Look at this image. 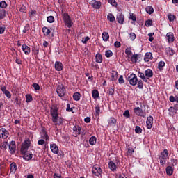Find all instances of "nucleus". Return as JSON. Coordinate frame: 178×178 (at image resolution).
<instances>
[{"label": "nucleus", "mask_w": 178, "mask_h": 178, "mask_svg": "<svg viewBox=\"0 0 178 178\" xmlns=\"http://www.w3.org/2000/svg\"><path fill=\"white\" fill-rule=\"evenodd\" d=\"M89 3L93 9H101V6H102V3L97 0H92Z\"/></svg>", "instance_id": "10"}, {"label": "nucleus", "mask_w": 178, "mask_h": 178, "mask_svg": "<svg viewBox=\"0 0 178 178\" xmlns=\"http://www.w3.org/2000/svg\"><path fill=\"white\" fill-rule=\"evenodd\" d=\"M6 15V11H5L4 9H0V20H2V19H4Z\"/></svg>", "instance_id": "38"}, {"label": "nucleus", "mask_w": 178, "mask_h": 178, "mask_svg": "<svg viewBox=\"0 0 178 178\" xmlns=\"http://www.w3.org/2000/svg\"><path fill=\"white\" fill-rule=\"evenodd\" d=\"M22 49L25 55H30V53L31 52V49L26 44H22Z\"/></svg>", "instance_id": "19"}, {"label": "nucleus", "mask_w": 178, "mask_h": 178, "mask_svg": "<svg viewBox=\"0 0 178 178\" xmlns=\"http://www.w3.org/2000/svg\"><path fill=\"white\" fill-rule=\"evenodd\" d=\"M167 52L170 56H173L175 55V51L170 47L168 48Z\"/></svg>", "instance_id": "55"}, {"label": "nucleus", "mask_w": 178, "mask_h": 178, "mask_svg": "<svg viewBox=\"0 0 178 178\" xmlns=\"http://www.w3.org/2000/svg\"><path fill=\"white\" fill-rule=\"evenodd\" d=\"M108 3L112 5V6H114L115 8H118V3L116 2V0H108Z\"/></svg>", "instance_id": "50"}, {"label": "nucleus", "mask_w": 178, "mask_h": 178, "mask_svg": "<svg viewBox=\"0 0 178 178\" xmlns=\"http://www.w3.org/2000/svg\"><path fill=\"white\" fill-rule=\"evenodd\" d=\"M25 98L27 103L31 102V101H33V96L30 94L26 95Z\"/></svg>", "instance_id": "41"}, {"label": "nucleus", "mask_w": 178, "mask_h": 178, "mask_svg": "<svg viewBox=\"0 0 178 178\" xmlns=\"http://www.w3.org/2000/svg\"><path fill=\"white\" fill-rule=\"evenodd\" d=\"M42 138L44 140H48L49 138V136H48V134L47 133L46 130H42Z\"/></svg>", "instance_id": "46"}, {"label": "nucleus", "mask_w": 178, "mask_h": 178, "mask_svg": "<svg viewBox=\"0 0 178 178\" xmlns=\"http://www.w3.org/2000/svg\"><path fill=\"white\" fill-rule=\"evenodd\" d=\"M168 155H169V152L168 149H164L159 155V160L160 161V164L161 166H165L166 165V161H168L169 159Z\"/></svg>", "instance_id": "2"}, {"label": "nucleus", "mask_w": 178, "mask_h": 178, "mask_svg": "<svg viewBox=\"0 0 178 178\" xmlns=\"http://www.w3.org/2000/svg\"><path fill=\"white\" fill-rule=\"evenodd\" d=\"M73 131H75V133H76V134L80 135L81 134V127H80V126L79 125H75L73 129H72Z\"/></svg>", "instance_id": "30"}, {"label": "nucleus", "mask_w": 178, "mask_h": 178, "mask_svg": "<svg viewBox=\"0 0 178 178\" xmlns=\"http://www.w3.org/2000/svg\"><path fill=\"white\" fill-rule=\"evenodd\" d=\"M5 30H6V26L3 25L2 26H0V34H3Z\"/></svg>", "instance_id": "62"}, {"label": "nucleus", "mask_w": 178, "mask_h": 178, "mask_svg": "<svg viewBox=\"0 0 178 178\" xmlns=\"http://www.w3.org/2000/svg\"><path fill=\"white\" fill-rule=\"evenodd\" d=\"M127 153V155H129L130 156H131V155L134 154V149L133 147L128 148Z\"/></svg>", "instance_id": "49"}, {"label": "nucleus", "mask_w": 178, "mask_h": 178, "mask_svg": "<svg viewBox=\"0 0 178 178\" xmlns=\"http://www.w3.org/2000/svg\"><path fill=\"white\" fill-rule=\"evenodd\" d=\"M30 145H31V141L30 139H26L24 143H22L21 146V154L26 153L29 151V148H30Z\"/></svg>", "instance_id": "3"}, {"label": "nucleus", "mask_w": 178, "mask_h": 178, "mask_svg": "<svg viewBox=\"0 0 178 178\" xmlns=\"http://www.w3.org/2000/svg\"><path fill=\"white\" fill-rule=\"evenodd\" d=\"M108 168L111 172H116L118 170V165L113 161H111L108 163Z\"/></svg>", "instance_id": "18"}, {"label": "nucleus", "mask_w": 178, "mask_h": 178, "mask_svg": "<svg viewBox=\"0 0 178 178\" xmlns=\"http://www.w3.org/2000/svg\"><path fill=\"white\" fill-rule=\"evenodd\" d=\"M145 26H146V27H151V26H152V20L147 19L145 21Z\"/></svg>", "instance_id": "53"}, {"label": "nucleus", "mask_w": 178, "mask_h": 178, "mask_svg": "<svg viewBox=\"0 0 178 178\" xmlns=\"http://www.w3.org/2000/svg\"><path fill=\"white\" fill-rule=\"evenodd\" d=\"M0 8L1 9H5L6 8H8V3H6V1H1L0 2Z\"/></svg>", "instance_id": "45"}, {"label": "nucleus", "mask_w": 178, "mask_h": 178, "mask_svg": "<svg viewBox=\"0 0 178 178\" xmlns=\"http://www.w3.org/2000/svg\"><path fill=\"white\" fill-rule=\"evenodd\" d=\"M42 31L44 33V35H45L46 37H48V35H49V34H51V30L49 29H48V27H47V26H44L42 29Z\"/></svg>", "instance_id": "26"}, {"label": "nucleus", "mask_w": 178, "mask_h": 178, "mask_svg": "<svg viewBox=\"0 0 178 178\" xmlns=\"http://www.w3.org/2000/svg\"><path fill=\"white\" fill-rule=\"evenodd\" d=\"M108 122V126H110L111 127H115V126L118 123V120H116L113 117H111L109 118Z\"/></svg>", "instance_id": "16"}, {"label": "nucleus", "mask_w": 178, "mask_h": 178, "mask_svg": "<svg viewBox=\"0 0 178 178\" xmlns=\"http://www.w3.org/2000/svg\"><path fill=\"white\" fill-rule=\"evenodd\" d=\"M168 42L172 44L175 41V35L172 32H169L166 34Z\"/></svg>", "instance_id": "17"}, {"label": "nucleus", "mask_w": 178, "mask_h": 178, "mask_svg": "<svg viewBox=\"0 0 178 178\" xmlns=\"http://www.w3.org/2000/svg\"><path fill=\"white\" fill-rule=\"evenodd\" d=\"M92 172L95 176H99L102 173V169L98 165H95L92 168Z\"/></svg>", "instance_id": "9"}, {"label": "nucleus", "mask_w": 178, "mask_h": 178, "mask_svg": "<svg viewBox=\"0 0 178 178\" xmlns=\"http://www.w3.org/2000/svg\"><path fill=\"white\" fill-rule=\"evenodd\" d=\"M50 149L53 154H58L59 152V147L55 143L50 145Z\"/></svg>", "instance_id": "23"}, {"label": "nucleus", "mask_w": 178, "mask_h": 178, "mask_svg": "<svg viewBox=\"0 0 178 178\" xmlns=\"http://www.w3.org/2000/svg\"><path fill=\"white\" fill-rule=\"evenodd\" d=\"M118 83H119V84H124V79H123V75L120 76V77L118 79Z\"/></svg>", "instance_id": "60"}, {"label": "nucleus", "mask_w": 178, "mask_h": 178, "mask_svg": "<svg viewBox=\"0 0 178 178\" xmlns=\"http://www.w3.org/2000/svg\"><path fill=\"white\" fill-rule=\"evenodd\" d=\"M48 23H54L55 22V17L54 16H49L47 17Z\"/></svg>", "instance_id": "52"}, {"label": "nucleus", "mask_w": 178, "mask_h": 178, "mask_svg": "<svg viewBox=\"0 0 178 178\" xmlns=\"http://www.w3.org/2000/svg\"><path fill=\"white\" fill-rule=\"evenodd\" d=\"M9 137V131L5 128L0 129V138H3L6 140Z\"/></svg>", "instance_id": "12"}, {"label": "nucleus", "mask_w": 178, "mask_h": 178, "mask_svg": "<svg viewBox=\"0 0 178 178\" xmlns=\"http://www.w3.org/2000/svg\"><path fill=\"white\" fill-rule=\"evenodd\" d=\"M175 170V168L173 167L168 165L165 168L166 173L168 176H172L173 175V171Z\"/></svg>", "instance_id": "25"}, {"label": "nucleus", "mask_w": 178, "mask_h": 178, "mask_svg": "<svg viewBox=\"0 0 178 178\" xmlns=\"http://www.w3.org/2000/svg\"><path fill=\"white\" fill-rule=\"evenodd\" d=\"M119 76V73L116 71H112L111 74V81H116L118 80V76Z\"/></svg>", "instance_id": "28"}, {"label": "nucleus", "mask_w": 178, "mask_h": 178, "mask_svg": "<svg viewBox=\"0 0 178 178\" xmlns=\"http://www.w3.org/2000/svg\"><path fill=\"white\" fill-rule=\"evenodd\" d=\"M129 19L130 20H132L133 22H136V20H137V17H136V15H134V14L132 13V14H130Z\"/></svg>", "instance_id": "58"}, {"label": "nucleus", "mask_w": 178, "mask_h": 178, "mask_svg": "<svg viewBox=\"0 0 178 178\" xmlns=\"http://www.w3.org/2000/svg\"><path fill=\"white\" fill-rule=\"evenodd\" d=\"M171 166H177L178 160L177 159H170Z\"/></svg>", "instance_id": "40"}, {"label": "nucleus", "mask_w": 178, "mask_h": 178, "mask_svg": "<svg viewBox=\"0 0 178 178\" xmlns=\"http://www.w3.org/2000/svg\"><path fill=\"white\" fill-rule=\"evenodd\" d=\"M168 20H170V22H175V20H176V16L173 15L170 13L168 14Z\"/></svg>", "instance_id": "39"}, {"label": "nucleus", "mask_w": 178, "mask_h": 178, "mask_svg": "<svg viewBox=\"0 0 178 178\" xmlns=\"http://www.w3.org/2000/svg\"><path fill=\"white\" fill-rule=\"evenodd\" d=\"M138 84V87L140 90H143V88H144V85L143 84V81L142 80H139L137 82Z\"/></svg>", "instance_id": "56"}, {"label": "nucleus", "mask_w": 178, "mask_h": 178, "mask_svg": "<svg viewBox=\"0 0 178 178\" xmlns=\"http://www.w3.org/2000/svg\"><path fill=\"white\" fill-rule=\"evenodd\" d=\"M108 95H111L112 97H113L114 94H115V89L112 88H109L107 92Z\"/></svg>", "instance_id": "51"}, {"label": "nucleus", "mask_w": 178, "mask_h": 178, "mask_svg": "<svg viewBox=\"0 0 178 178\" xmlns=\"http://www.w3.org/2000/svg\"><path fill=\"white\" fill-rule=\"evenodd\" d=\"M92 98H94V99H97V98H99V92H98V90L94 89L92 91Z\"/></svg>", "instance_id": "31"}, {"label": "nucleus", "mask_w": 178, "mask_h": 178, "mask_svg": "<svg viewBox=\"0 0 178 178\" xmlns=\"http://www.w3.org/2000/svg\"><path fill=\"white\" fill-rule=\"evenodd\" d=\"M22 158L24 161H31L33 159V153L30 151L26 152L25 153H22Z\"/></svg>", "instance_id": "13"}, {"label": "nucleus", "mask_w": 178, "mask_h": 178, "mask_svg": "<svg viewBox=\"0 0 178 178\" xmlns=\"http://www.w3.org/2000/svg\"><path fill=\"white\" fill-rule=\"evenodd\" d=\"M56 92L60 98L65 97V95H66V88L65 86H63V84L58 85L56 88Z\"/></svg>", "instance_id": "4"}, {"label": "nucleus", "mask_w": 178, "mask_h": 178, "mask_svg": "<svg viewBox=\"0 0 178 178\" xmlns=\"http://www.w3.org/2000/svg\"><path fill=\"white\" fill-rule=\"evenodd\" d=\"M113 53L111 50H107L105 52V56L106 58H111V56H113Z\"/></svg>", "instance_id": "48"}, {"label": "nucleus", "mask_w": 178, "mask_h": 178, "mask_svg": "<svg viewBox=\"0 0 178 178\" xmlns=\"http://www.w3.org/2000/svg\"><path fill=\"white\" fill-rule=\"evenodd\" d=\"M168 111L170 112V116H174V115L177 113V111L174 107H170Z\"/></svg>", "instance_id": "35"}, {"label": "nucleus", "mask_w": 178, "mask_h": 178, "mask_svg": "<svg viewBox=\"0 0 178 178\" xmlns=\"http://www.w3.org/2000/svg\"><path fill=\"white\" fill-rule=\"evenodd\" d=\"M19 12H22V13H26L27 12V7L26 6L22 5L19 9Z\"/></svg>", "instance_id": "57"}, {"label": "nucleus", "mask_w": 178, "mask_h": 178, "mask_svg": "<svg viewBox=\"0 0 178 178\" xmlns=\"http://www.w3.org/2000/svg\"><path fill=\"white\" fill-rule=\"evenodd\" d=\"M145 10L149 15H152L154 13V8L151 6L146 7Z\"/></svg>", "instance_id": "34"}, {"label": "nucleus", "mask_w": 178, "mask_h": 178, "mask_svg": "<svg viewBox=\"0 0 178 178\" xmlns=\"http://www.w3.org/2000/svg\"><path fill=\"white\" fill-rule=\"evenodd\" d=\"M89 144H90V145H95V144H97V137L92 136L89 139Z\"/></svg>", "instance_id": "32"}, {"label": "nucleus", "mask_w": 178, "mask_h": 178, "mask_svg": "<svg viewBox=\"0 0 178 178\" xmlns=\"http://www.w3.org/2000/svg\"><path fill=\"white\" fill-rule=\"evenodd\" d=\"M95 59H96V63H102V60H103L102 54H101L99 53H97L95 55Z\"/></svg>", "instance_id": "27"}, {"label": "nucleus", "mask_w": 178, "mask_h": 178, "mask_svg": "<svg viewBox=\"0 0 178 178\" xmlns=\"http://www.w3.org/2000/svg\"><path fill=\"white\" fill-rule=\"evenodd\" d=\"M81 98V94L79 92H76L73 94V99L74 101H80V99Z\"/></svg>", "instance_id": "29"}, {"label": "nucleus", "mask_w": 178, "mask_h": 178, "mask_svg": "<svg viewBox=\"0 0 178 178\" xmlns=\"http://www.w3.org/2000/svg\"><path fill=\"white\" fill-rule=\"evenodd\" d=\"M50 115L51 117L59 116V108L56 104H53L50 108Z\"/></svg>", "instance_id": "8"}, {"label": "nucleus", "mask_w": 178, "mask_h": 178, "mask_svg": "<svg viewBox=\"0 0 178 178\" xmlns=\"http://www.w3.org/2000/svg\"><path fill=\"white\" fill-rule=\"evenodd\" d=\"M145 76L147 79H151V77H153L154 76V72H152V70L151 69H147L145 71Z\"/></svg>", "instance_id": "24"}, {"label": "nucleus", "mask_w": 178, "mask_h": 178, "mask_svg": "<svg viewBox=\"0 0 178 178\" xmlns=\"http://www.w3.org/2000/svg\"><path fill=\"white\" fill-rule=\"evenodd\" d=\"M135 133H136V134H141V133H143V129H141V127H140L139 126H136Z\"/></svg>", "instance_id": "43"}, {"label": "nucleus", "mask_w": 178, "mask_h": 178, "mask_svg": "<svg viewBox=\"0 0 178 178\" xmlns=\"http://www.w3.org/2000/svg\"><path fill=\"white\" fill-rule=\"evenodd\" d=\"M136 33H131L129 34V38L131 40V41H134L135 38H136Z\"/></svg>", "instance_id": "61"}, {"label": "nucleus", "mask_w": 178, "mask_h": 178, "mask_svg": "<svg viewBox=\"0 0 178 178\" xmlns=\"http://www.w3.org/2000/svg\"><path fill=\"white\" fill-rule=\"evenodd\" d=\"M54 67L57 72H62L63 70V64L60 61H56Z\"/></svg>", "instance_id": "15"}, {"label": "nucleus", "mask_w": 178, "mask_h": 178, "mask_svg": "<svg viewBox=\"0 0 178 178\" xmlns=\"http://www.w3.org/2000/svg\"><path fill=\"white\" fill-rule=\"evenodd\" d=\"M51 120L54 124V126H58V119H59V116L51 117Z\"/></svg>", "instance_id": "44"}, {"label": "nucleus", "mask_w": 178, "mask_h": 178, "mask_svg": "<svg viewBox=\"0 0 178 178\" xmlns=\"http://www.w3.org/2000/svg\"><path fill=\"white\" fill-rule=\"evenodd\" d=\"M165 65H166V63H165L164 61H160L158 64L159 70H163V67H165Z\"/></svg>", "instance_id": "37"}, {"label": "nucleus", "mask_w": 178, "mask_h": 178, "mask_svg": "<svg viewBox=\"0 0 178 178\" xmlns=\"http://www.w3.org/2000/svg\"><path fill=\"white\" fill-rule=\"evenodd\" d=\"M123 116L127 119H130V111H129V110H126L123 113Z\"/></svg>", "instance_id": "54"}, {"label": "nucleus", "mask_w": 178, "mask_h": 178, "mask_svg": "<svg viewBox=\"0 0 178 178\" xmlns=\"http://www.w3.org/2000/svg\"><path fill=\"white\" fill-rule=\"evenodd\" d=\"M96 115H99V112H101V108L99 107V106H97L95 108Z\"/></svg>", "instance_id": "64"}, {"label": "nucleus", "mask_w": 178, "mask_h": 178, "mask_svg": "<svg viewBox=\"0 0 178 178\" xmlns=\"http://www.w3.org/2000/svg\"><path fill=\"white\" fill-rule=\"evenodd\" d=\"M28 31H30V25L26 24L22 32L24 34H27Z\"/></svg>", "instance_id": "47"}, {"label": "nucleus", "mask_w": 178, "mask_h": 178, "mask_svg": "<svg viewBox=\"0 0 178 178\" xmlns=\"http://www.w3.org/2000/svg\"><path fill=\"white\" fill-rule=\"evenodd\" d=\"M107 19L111 22V23H113V22H115V16L112 13H109L107 15Z\"/></svg>", "instance_id": "36"}, {"label": "nucleus", "mask_w": 178, "mask_h": 178, "mask_svg": "<svg viewBox=\"0 0 178 178\" xmlns=\"http://www.w3.org/2000/svg\"><path fill=\"white\" fill-rule=\"evenodd\" d=\"M8 148L10 154H15V152H16V142L11 141L8 145Z\"/></svg>", "instance_id": "11"}, {"label": "nucleus", "mask_w": 178, "mask_h": 178, "mask_svg": "<svg viewBox=\"0 0 178 178\" xmlns=\"http://www.w3.org/2000/svg\"><path fill=\"white\" fill-rule=\"evenodd\" d=\"M10 173H11L12 175H15V173H16V170H17V165H16V163L13 162L10 165Z\"/></svg>", "instance_id": "20"}, {"label": "nucleus", "mask_w": 178, "mask_h": 178, "mask_svg": "<svg viewBox=\"0 0 178 178\" xmlns=\"http://www.w3.org/2000/svg\"><path fill=\"white\" fill-rule=\"evenodd\" d=\"M128 81L131 86H137V83L138 81L137 75H136V74H131L128 77Z\"/></svg>", "instance_id": "7"}, {"label": "nucleus", "mask_w": 178, "mask_h": 178, "mask_svg": "<svg viewBox=\"0 0 178 178\" xmlns=\"http://www.w3.org/2000/svg\"><path fill=\"white\" fill-rule=\"evenodd\" d=\"M63 21L65 24V26L70 29L72 27V18H70V16L67 13H65L63 14Z\"/></svg>", "instance_id": "5"}, {"label": "nucleus", "mask_w": 178, "mask_h": 178, "mask_svg": "<svg viewBox=\"0 0 178 178\" xmlns=\"http://www.w3.org/2000/svg\"><path fill=\"white\" fill-rule=\"evenodd\" d=\"M32 51L34 55H38V54H40V48H38L37 46H34Z\"/></svg>", "instance_id": "42"}, {"label": "nucleus", "mask_w": 178, "mask_h": 178, "mask_svg": "<svg viewBox=\"0 0 178 178\" xmlns=\"http://www.w3.org/2000/svg\"><path fill=\"white\" fill-rule=\"evenodd\" d=\"M125 54L127 55L128 62H131V63H137V61H138L140 58H143V55L140 54H133L131 47H127L125 49Z\"/></svg>", "instance_id": "1"}, {"label": "nucleus", "mask_w": 178, "mask_h": 178, "mask_svg": "<svg viewBox=\"0 0 178 178\" xmlns=\"http://www.w3.org/2000/svg\"><path fill=\"white\" fill-rule=\"evenodd\" d=\"M134 113H135L136 116H140V118H145V116H147V113L140 107H135L134 108Z\"/></svg>", "instance_id": "6"}, {"label": "nucleus", "mask_w": 178, "mask_h": 178, "mask_svg": "<svg viewBox=\"0 0 178 178\" xmlns=\"http://www.w3.org/2000/svg\"><path fill=\"white\" fill-rule=\"evenodd\" d=\"M153 124H154V118L150 115L147 118V121H146L147 129H152Z\"/></svg>", "instance_id": "14"}, {"label": "nucleus", "mask_w": 178, "mask_h": 178, "mask_svg": "<svg viewBox=\"0 0 178 178\" xmlns=\"http://www.w3.org/2000/svg\"><path fill=\"white\" fill-rule=\"evenodd\" d=\"M116 20L119 24H123L124 23V15L121 13L117 15Z\"/></svg>", "instance_id": "21"}, {"label": "nucleus", "mask_w": 178, "mask_h": 178, "mask_svg": "<svg viewBox=\"0 0 178 178\" xmlns=\"http://www.w3.org/2000/svg\"><path fill=\"white\" fill-rule=\"evenodd\" d=\"M32 87H33L35 91H40V85L38 83H33L32 84Z\"/></svg>", "instance_id": "59"}, {"label": "nucleus", "mask_w": 178, "mask_h": 178, "mask_svg": "<svg viewBox=\"0 0 178 178\" xmlns=\"http://www.w3.org/2000/svg\"><path fill=\"white\" fill-rule=\"evenodd\" d=\"M152 59H154V57L152 56V53L151 52L145 53V57H144V62L148 63L149 62V60H152Z\"/></svg>", "instance_id": "22"}, {"label": "nucleus", "mask_w": 178, "mask_h": 178, "mask_svg": "<svg viewBox=\"0 0 178 178\" xmlns=\"http://www.w3.org/2000/svg\"><path fill=\"white\" fill-rule=\"evenodd\" d=\"M102 37L103 38V41H109V33L107 32H103Z\"/></svg>", "instance_id": "33"}, {"label": "nucleus", "mask_w": 178, "mask_h": 178, "mask_svg": "<svg viewBox=\"0 0 178 178\" xmlns=\"http://www.w3.org/2000/svg\"><path fill=\"white\" fill-rule=\"evenodd\" d=\"M81 41L83 44H87V42L90 41V37L86 36V38H83Z\"/></svg>", "instance_id": "63"}]
</instances>
